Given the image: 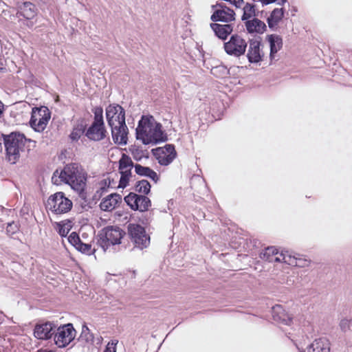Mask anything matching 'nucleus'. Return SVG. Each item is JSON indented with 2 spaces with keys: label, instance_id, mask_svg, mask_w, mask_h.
Masks as SVG:
<instances>
[{
  "label": "nucleus",
  "instance_id": "f257e3e1",
  "mask_svg": "<svg viewBox=\"0 0 352 352\" xmlns=\"http://www.w3.org/2000/svg\"><path fill=\"white\" fill-rule=\"evenodd\" d=\"M52 181L56 185L62 182L67 184L73 190L81 194L86 186L87 173L78 164H70L60 170H56L53 174Z\"/></svg>",
  "mask_w": 352,
  "mask_h": 352
},
{
  "label": "nucleus",
  "instance_id": "f03ea898",
  "mask_svg": "<svg viewBox=\"0 0 352 352\" xmlns=\"http://www.w3.org/2000/svg\"><path fill=\"white\" fill-rule=\"evenodd\" d=\"M106 118L111 129L116 144L125 145L128 140L129 129L125 122V111L119 104H109L106 108Z\"/></svg>",
  "mask_w": 352,
  "mask_h": 352
},
{
  "label": "nucleus",
  "instance_id": "7ed1b4c3",
  "mask_svg": "<svg viewBox=\"0 0 352 352\" xmlns=\"http://www.w3.org/2000/svg\"><path fill=\"white\" fill-rule=\"evenodd\" d=\"M136 138L144 144H156L166 140L162 126L152 116H142L136 128Z\"/></svg>",
  "mask_w": 352,
  "mask_h": 352
},
{
  "label": "nucleus",
  "instance_id": "20e7f679",
  "mask_svg": "<svg viewBox=\"0 0 352 352\" xmlns=\"http://www.w3.org/2000/svg\"><path fill=\"white\" fill-rule=\"evenodd\" d=\"M4 145L6 151V157L11 164H15L20 157L26 143L28 147L34 148L36 141L27 139L23 133L12 132L9 135H3Z\"/></svg>",
  "mask_w": 352,
  "mask_h": 352
},
{
  "label": "nucleus",
  "instance_id": "39448f33",
  "mask_svg": "<svg viewBox=\"0 0 352 352\" xmlns=\"http://www.w3.org/2000/svg\"><path fill=\"white\" fill-rule=\"evenodd\" d=\"M72 201L66 197L62 192H58L51 195L46 204V208L55 214L66 213L72 209Z\"/></svg>",
  "mask_w": 352,
  "mask_h": 352
},
{
  "label": "nucleus",
  "instance_id": "423d86ee",
  "mask_svg": "<svg viewBox=\"0 0 352 352\" xmlns=\"http://www.w3.org/2000/svg\"><path fill=\"white\" fill-rule=\"evenodd\" d=\"M102 113L101 108H97L95 110L94 121L86 133V136L91 140L100 141L106 136Z\"/></svg>",
  "mask_w": 352,
  "mask_h": 352
},
{
  "label": "nucleus",
  "instance_id": "0eeeda50",
  "mask_svg": "<svg viewBox=\"0 0 352 352\" xmlns=\"http://www.w3.org/2000/svg\"><path fill=\"white\" fill-rule=\"evenodd\" d=\"M262 259L269 262H283L289 265H298L296 258L288 252H279L274 247H268L260 254Z\"/></svg>",
  "mask_w": 352,
  "mask_h": 352
},
{
  "label": "nucleus",
  "instance_id": "6e6552de",
  "mask_svg": "<svg viewBox=\"0 0 352 352\" xmlns=\"http://www.w3.org/2000/svg\"><path fill=\"white\" fill-rule=\"evenodd\" d=\"M50 117V112L47 107L34 108L32 112L30 126L35 131L42 132L46 128Z\"/></svg>",
  "mask_w": 352,
  "mask_h": 352
},
{
  "label": "nucleus",
  "instance_id": "1a4fd4ad",
  "mask_svg": "<svg viewBox=\"0 0 352 352\" xmlns=\"http://www.w3.org/2000/svg\"><path fill=\"white\" fill-rule=\"evenodd\" d=\"M125 232L118 226H107L102 229L100 239L103 248L109 245H116L121 243Z\"/></svg>",
  "mask_w": 352,
  "mask_h": 352
},
{
  "label": "nucleus",
  "instance_id": "9d476101",
  "mask_svg": "<svg viewBox=\"0 0 352 352\" xmlns=\"http://www.w3.org/2000/svg\"><path fill=\"white\" fill-rule=\"evenodd\" d=\"M128 232L131 241L140 249L146 248L150 243V237L146 234L144 228L139 224L130 223Z\"/></svg>",
  "mask_w": 352,
  "mask_h": 352
},
{
  "label": "nucleus",
  "instance_id": "9b49d317",
  "mask_svg": "<svg viewBox=\"0 0 352 352\" xmlns=\"http://www.w3.org/2000/svg\"><path fill=\"white\" fill-rule=\"evenodd\" d=\"M247 45V42L243 37L234 34L224 43V50L228 54L239 57L245 54Z\"/></svg>",
  "mask_w": 352,
  "mask_h": 352
},
{
  "label": "nucleus",
  "instance_id": "f8f14e48",
  "mask_svg": "<svg viewBox=\"0 0 352 352\" xmlns=\"http://www.w3.org/2000/svg\"><path fill=\"white\" fill-rule=\"evenodd\" d=\"M54 342L58 347L68 345L76 336V330L70 323L59 327L55 331Z\"/></svg>",
  "mask_w": 352,
  "mask_h": 352
},
{
  "label": "nucleus",
  "instance_id": "ddd939ff",
  "mask_svg": "<svg viewBox=\"0 0 352 352\" xmlns=\"http://www.w3.org/2000/svg\"><path fill=\"white\" fill-rule=\"evenodd\" d=\"M133 167V163L130 157L123 153L119 160V171L120 179L118 187L125 188L131 177V170Z\"/></svg>",
  "mask_w": 352,
  "mask_h": 352
},
{
  "label": "nucleus",
  "instance_id": "4468645a",
  "mask_svg": "<svg viewBox=\"0 0 352 352\" xmlns=\"http://www.w3.org/2000/svg\"><path fill=\"white\" fill-rule=\"evenodd\" d=\"M212 8L214 11L210 18L212 21L225 22L228 24L235 20L234 12L223 3L212 6Z\"/></svg>",
  "mask_w": 352,
  "mask_h": 352
},
{
  "label": "nucleus",
  "instance_id": "2eb2a0df",
  "mask_svg": "<svg viewBox=\"0 0 352 352\" xmlns=\"http://www.w3.org/2000/svg\"><path fill=\"white\" fill-rule=\"evenodd\" d=\"M264 46L259 41L251 40L250 41L247 57L249 62L252 63H258L263 60L265 56L263 51Z\"/></svg>",
  "mask_w": 352,
  "mask_h": 352
},
{
  "label": "nucleus",
  "instance_id": "dca6fc26",
  "mask_svg": "<svg viewBox=\"0 0 352 352\" xmlns=\"http://www.w3.org/2000/svg\"><path fill=\"white\" fill-rule=\"evenodd\" d=\"M155 155L161 165L167 166L175 158L176 152L175 147L170 144L166 145L163 148L157 149Z\"/></svg>",
  "mask_w": 352,
  "mask_h": 352
},
{
  "label": "nucleus",
  "instance_id": "f3484780",
  "mask_svg": "<svg viewBox=\"0 0 352 352\" xmlns=\"http://www.w3.org/2000/svg\"><path fill=\"white\" fill-rule=\"evenodd\" d=\"M56 327L51 322L37 324L35 327L34 334L38 339H48L55 333Z\"/></svg>",
  "mask_w": 352,
  "mask_h": 352
},
{
  "label": "nucleus",
  "instance_id": "a211bd4d",
  "mask_svg": "<svg viewBox=\"0 0 352 352\" xmlns=\"http://www.w3.org/2000/svg\"><path fill=\"white\" fill-rule=\"evenodd\" d=\"M17 15L23 16L27 20H32L37 15V9L30 2H23L18 6Z\"/></svg>",
  "mask_w": 352,
  "mask_h": 352
},
{
  "label": "nucleus",
  "instance_id": "6ab92c4d",
  "mask_svg": "<svg viewBox=\"0 0 352 352\" xmlns=\"http://www.w3.org/2000/svg\"><path fill=\"white\" fill-rule=\"evenodd\" d=\"M266 40L270 48V58L271 60H273L276 58V54L283 47V40L282 38L277 34L267 35Z\"/></svg>",
  "mask_w": 352,
  "mask_h": 352
},
{
  "label": "nucleus",
  "instance_id": "aec40b11",
  "mask_svg": "<svg viewBox=\"0 0 352 352\" xmlns=\"http://www.w3.org/2000/svg\"><path fill=\"white\" fill-rule=\"evenodd\" d=\"M121 201L122 197L120 195L112 193L101 201L100 207L104 211H111L119 205Z\"/></svg>",
  "mask_w": 352,
  "mask_h": 352
},
{
  "label": "nucleus",
  "instance_id": "412c9836",
  "mask_svg": "<svg viewBox=\"0 0 352 352\" xmlns=\"http://www.w3.org/2000/svg\"><path fill=\"white\" fill-rule=\"evenodd\" d=\"M272 316L275 321L287 325H289L292 322V317L279 305L273 307Z\"/></svg>",
  "mask_w": 352,
  "mask_h": 352
},
{
  "label": "nucleus",
  "instance_id": "4be33fe9",
  "mask_svg": "<svg viewBox=\"0 0 352 352\" xmlns=\"http://www.w3.org/2000/svg\"><path fill=\"white\" fill-rule=\"evenodd\" d=\"M210 27L215 35L221 40H226L228 36L233 31V25L232 23L224 25L211 23Z\"/></svg>",
  "mask_w": 352,
  "mask_h": 352
},
{
  "label": "nucleus",
  "instance_id": "5701e85b",
  "mask_svg": "<svg viewBox=\"0 0 352 352\" xmlns=\"http://www.w3.org/2000/svg\"><path fill=\"white\" fill-rule=\"evenodd\" d=\"M307 352H330V343L324 338L315 340L308 347Z\"/></svg>",
  "mask_w": 352,
  "mask_h": 352
},
{
  "label": "nucleus",
  "instance_id": "b1692460",
  "mask_svg": "<svg viewBox=\"0 0 352 352\" xmlns=\"http://www.w3.org/2000/svg\"><path fill=\"white\" fill-rule=\"evenodd\" d=\"M245 27L249 33L256 32L262 34L266 28V25L264 22L255 18L247 20L245 22Z\"/></svg>",
  "mask_w": 352,
  "mask_h": 352
},
{
  "label": "nucleus",
  "instance_id": "393cba45",
  "mask_svg": "<svg viewBox=\"0 0 352 352\" xmlns=\"http://www.w3.org/2000/svg\"><path fill=\"white\" fill-rule=\"evenodd\" d=\"M134 168L135 173L139 175L147 177L155 182H157L159 179L157 174L148 167L142 166L140 164H135Z\"/></svg>",
  "mask_w": 352,
  "mask_h": 352
},
{
  "label": "nucleus",
  "instance_id": "a878e982",
  "mask_svg": "<svg viewBox=\"0 0 352 352\" xmlns=\"http://www.w3.org/2000/svg\"><path fill=\"white\" fill-rule=\"evenodd\" d=\"M284 11L283 8H276L272 13L270 16L267 19L268 25L270 28L275 27L278 23L283 17Z\"/></svg>",
  "mask_w": 352,
  "mask_h": 352
},
{
  "label": "nucleus",
  "instance_id": "bb28decb",
  "mask_svg": "<svg viewBox=\"0 0 352 352\" xmlns=\"http://www.w3.org/2000/svg\"><path fill=\"white\" fill-rule=\"evenodd\" d=\"M137 205L138 208H135V210L144 212L148 210L149 207L151 206V200L147 197L138 195Z\"/></svg>",
  "mask_w": 352,
  "mask_h": 352
},
{
  "label": "nucleus",
  "instance_id": "cd10ccee",
  "mask_svg": "<svg viewBox=\"0 0 352 352\" xmlns=\"http://www.w3.org/2000/svg\"><path fill=\"white\" fill-rule=\"evenodd\" d=\"M72 228L70 221H63L56 223V230L61 236H65Z\"/></svg>",
  "mask_w": 352,
  "mask_h": 352
},
{
  "label": "nucleus",
  "instance_id": "c85d7f7f",
  "mask_svg": "<svg viewBox=\"0 0 352 352\" xmlns=\"http://www.w3.org/2000/svg\"><path fill=\"white\" fill-rule=\"evenodd\" d=\"M243 14L242 16L243 21H247L255 16L254 6L250 3H246L243 7Z\"/></svg>",
  "mask_w": 352,
  "mask_h": 352
},
{
  "label": "nucleus",
  "instance_id": "c756f323",
  "mask_svg": "<svg viewBox=\"0 0 352 352\" xmlns=\"http://www.w3.org/2000/svg\"><path fill=\"white\" fill-rule=\"evenodd\" d=\"M135 190L139 193L147 195L151 190V185L147 180H141L135 186Z\"/></svg>",
  "mask_w": 352,
  "mask_h": 352
},
{
  "label": "nucleus",
  "instance_id": "7c9ffc66",
  "mask_svg": "<svg viewBox=\"0 0 352 352\" xmlns=\"http://www.w3.org/2000/svg\"><path fill=\"white\" fill-rule=\"evenodd\" d=\"M138 195L135 193L131 192L124 197V201L129 207L135 210L138 208L137 205Z\"/></svg>",
  "mask_w": 352,
  "mask_h": 352
},
{
  "label": "nucleus",
  "instance_id": "2f4dec72",
  "mask_svg": "<svg viewBox=\"0 0 352 352\" xmlns=\"http://www.w3.org/2000/svg\"><path fill=\"white\" fill-rule=\"evenodd\" d=\"M84 133V127L82 125H78L74 128L70 134V138L74 140H78Z\"/></svg>",
  "mask_w": 352,
  "mask_h": 352
},
{
  "label": "nucleus",
  "instance_id": "473e14b6",
  "mask_svg": "<svg viewBox=\"0 0 352 352\" xmlns=\"http://www.w3.org/2000/svg\"><path fill=\"white\" fill-rule=\"evenodd\" d=\"M211 73L217 77H222L226 76L228 73V71L226 67L223 65H219L212 67L211 69Z\"/></svg>",
  "mask_w": 352,
  "mask_h": 352
},
{
  "label": "nucleus",
  "instance_id": "72a5a7b5",
  "mask_svg": "<svg viewBox=\"0 0 352 352\" xmlns=\"http://www.w3.org/2000/svg\"><path fill=\"white\" fill-rule=\"evenodd\" d=\"M80 338L87 342H92L94 339L93 335L89 332L87 327H83Z\"/></svg>",
  "mask_w": 352,
  "mask_h": 352
},
{
  "label": "nucleus",
  "instance_id": "f704fd0d",
  "mask_svg": "<svg viewBox=\"0 0 352 352\" xmlns=\"http://www.w3.org/2000/svg\"><path fill=\"white\" fill-rule=\"evenodd\" d=\"M131 153L133 158L137 161H140L143 157H146L144 151L138 148H133L131 151Z\"/></svg>",
  "mask_w": 352,
  "mask_h": 352
},
{
  "label": "nucleus",
  "instance_id": "c9c22d12",
  "mask_svg": "<svg viewBox=\"0 0 352 352\" xmlns=\"http://www.w3.org/2000/svg\"><path fill=\"white\" fill-rule=\"evenodd\" d=\"M69 242L76 248L78 244L81 242L78 235L76 232H72L71 234L68 237Z\"/></svg>",
  "mask_w": 352,
  "mask_h": 352
},
{
  "label": "nucleus",
  "instance_id": "e433bc0d",
  "mask_svg": "<svg viewBox=\"0 0 352 352\" xmlns=\"http://www.w3.org/2000/svg\"><path fill=\"white\" fill-rule=\"evenodd\" d=\"M78 250L86 253L87 254H90L91 253V247L90 245L87 243H83L82 241L78 244V245L76 248Z\"/></svg>",
  "mask_w": 352,
  "mask_h": 352
},
{
  "label": "nucleus",
  "instance_id": "4c0bfd02",
  "mask_svg": "<svg viewBox=\"0 0 352 352\" xmlns=\"http://www.w3.org/2000/svg\"><path fill=\"white\" fill-rule=\"evenodd\" d=\"M340 327L342 331H346L350 327V321L346 319H342L340 322Z\"/></svg>",
  "mask_w": 352,
  "mask_h": 352
},
{
  "label": "nucleus",
  "instance_id": "58836bf2",
  "mask_svg": "<svg viewBox=\"0 0 352 352\" xmlns=\"http://www.w3.org/2000/svg\"><path fill=\"white\" fill-rule=\"evenodd\" d=\"M116 342H109L104 352H116Z\"/></svg>",
  "mask_w": 352,
  "mask_h": 352
},
{
  "label": "nucleus",
  "instance_id": "ea45409f",
  "mask_svg": "<svg viewBox=\"0 0 352 352\" xmlns=\"http://www.w3.org/2000/svg\"><path fill=\"white\" fill-rule=\"evenodd\" d=\"M261 1L263 4H269L270 3L277 1L278 5H283L287 1V0H261Z\"/></svg>",
  "mask_w": 352,
  "mask_h": 352
},
{
  "label": "nucleus",
  "instance_id": "a19ab883",
  "mask_svg": "<svg viewBox=\"0 0 352 352\" xmlns=\"http://www.w3.org/2000/svg\"><path fill=\"white\" fill-rule=\"evenodd\" d=\"M233 3L236 8H240L243 3V0H232Z\"/></svg>",
  "mask_w": 352,
  "mask_h": 352
},
{
  "label": "nucleus",
  "instance_id": "79ce46f5",
  "mask_svg": "<svg viewBox=\"0 0 352 352\" xmlns=\"http://www.w3.org/2000/svg\"><path fill=\"white\" fill-rule=\"evenodd\" d=\"M3 113V104L0 101V115Z\"/></svg>",
  "mask_w": 352,
  "mask_h": 352
},
{
  "label": "nucleus",
  "instance_id": "37998d69",
  "mask_svg": "<svg viewBox=\"0 0 352 352\" xmlns=\"http://www.w3.org/2000/svg\"><path fill=\"white\" fill-rule=\"evenodd\" d=\"M2 150H3V146H2L1 143H0V151H1Z\"/></svg>",
  "mask_w": 352,
  "mask_h": 352
},
{
  "label": "nucleus",
  "instance_id": "c03bdc74",
  "mask_svg": "<svg viewBox=\"0 0 352 352\" xmlns=\"http://www.w3.org/2000/svg\"><path fill=\"white\" fill-rule=\"evenodd\" d=\"M103 182H104V186H106V185H107V181H106V179H104Z\"/></svg>",
  "mask_w": 352,
  "mask_h": 352
}]
</instances>
